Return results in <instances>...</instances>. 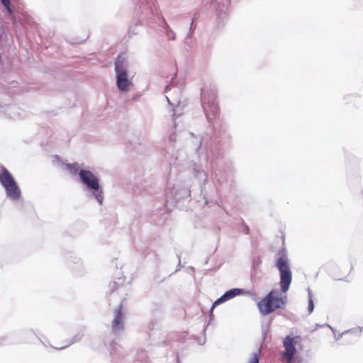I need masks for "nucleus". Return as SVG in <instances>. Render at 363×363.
<instances>
[{
    "instance_id": "f257e3e1",
    "label": "nucleus",
    "mask_w": 363,
    "mask_h": 363,
    "mask_svg": "<svg viewBox=\"0 0 363 363\" xmlns=\"http://www.w3.org/2000/svg\"><path fill=\"white\" fill-rule=\"evenodd\" d=\"M286 302V295H282L278 290H272L257 303V306L260 314L266 316L277 309L284 308Z\"/></svg>"
},
{
    "instance_id": "f03ea898",
    "label": "nucleus",
    "mask_w": 363,
    "mask_h": 363,
    "mask_svg": "<svg viewBox=\"0 0 363 363\" xmlns=\"http://www.w3.org/2000/svg\"><path fill=\"white\" fill-rule=\"evenodd\" d=\"M202 106L208 121L216 119L220 113V108L216 103V92L209 88H203L201 91Z\"/></svg>"
},
{
    "instance_id": "7ed1b4c3",
    "label": "nucleus",
    "mask_w": 363,
    "mask_h": 363,
    "mask_svg": "<svg viewBox=\"0 0 363 363\" xmlns=\"http://www.w3.org/2000/svg\"><path fill=\"white\" fill-rule=\"evenodd\" d=\"M116 85L121 91H128L132 85L128 79V63L125 57L120 54L115 62Z\"/></svg>"
},
{
    "instance_id": "20e7f679",
    "label": "nucleus",
    "mask_w": 363,
    "mask_h": 363,
    "mask_svg": "<svg viewBox=\"0 0 363 363\" xmlns=\"http://www.w3.org/2000/svg\"><path fill=\"white\" fill-rule=\"evenodd\" d=\"M276 267L280 272V285L282 293L285 294L289 289L291 283L292 274L289 265V259L284 250L279 251V257L277 260Z\"/></svg>"
},
{
    "instance_id": "39448f33",
    "label": "nucleus",
    "mask_w": 363,
    "mask_h": 363,
    "mask_svg": "<svg viewBox=\"0 0 363 363\" xmlns=\"http://www.w3.org/2000/svg\"><path fill=\"white\" fill-rule=\"evenodd\" d=\"M79 175L81 181L89 189L94 191V195L99 203H103V191L100 189V184L97 177L88 170H80Z\"/></svg>"
},
{
    "instance_id": "423d86ee",
    "label": "nucleus",
    "mask_w": 363,
    "mask_h": 363,
    "mask_svg": "<svg viewBox=\"0 0 363 363\" xmlns=\"http://www.w3.org/2000/svg\"><path fill=\"white\" fill-rule=\"evenodd\" d=\"M0 182L6 189L9 198L13 200L20 199L21 191L10 172L5 168H3L0 172Z\"/></svg>"
},
{
    "instance_id": "0eeeda50",
    "label": "nucleus",
    "mask_w": 363,
    "mask_h": 363,
    "mask_svg": "<svg viewBox=\"0 0 363 363\" xmlns=\"http://www.w3.org/2000/svg\"><path fill=\"white\" fill-rule=\"evenodd\" d=\"M298 338L296 337L286 336L284 340V352L283 356L286 359L288 363H291L293 357L296 352L295 344L296 343V340Z\"/></svg>"
},
{
    "instance_id": "6e6552de",
    "label": "nucleus",
    "mask_w": 363,
    "mask_h": 363,
    "mask_svg": "<svg viewBox=\"0 0 363 363\" xmlns=\"http://www.w3.org/2000/svg\"><path fill=\"white\" fill-rule=\"evenodd\" d=\"M114 319L112 322V329L115 331L120 330L124 328L123 322L124 321V313H123V306L119 305L114 311Z\"/></svg>"
},
{
    "instance_id": "1a4fd4ad",
    "label": "nucleus",
    "mask_w": 363,
    "mask_h": 363,
    "mask_svg": "<svg viewBox=\"0 0 363 363\" xmlns=\"http://www.w3.org/2000/svg\"><path fill=\"white\" fill-rule=\"evenodd\" d=\"M242 294V290L238 289H233L228 291H227L225 294L222 295L219 298H218L215 303H213V309L216 306L232 298L235 297V296H238V294Z\"/></svg>"
},
{
    "instance_id": "9d476101",
    "label": "nucleus",
    "mask_w": 363,
    "mask_h": 363,
    "mask_svg": "<svg viewBox=\"0 0 363 363\" xmlns=\"http://www.w3.org/2000/svg\"><path fill=\"white\" fill-rule=\"evenodd\" d=\"M65 168L72 174H76L79 170V165L77 162L65 164Z\"/></svg>"
},
{
    "instance_id": "9b49d317",
    "label": "nucleus",
    "mask_w": 363,
    "mask_h": 363,
    "mask_svg": "<svg viewBox=\"0 0 363 363\" xmlns=\"http://www.w3.org/2000/svg\"><path fill=\"white\" fill-rule=\"evenodd\" d=\"M1 2L4 6L7 9L8 11L11 13H12V9L11 7V1L10 0H1Z\"/></svg>"
},
{
    "instance_id": "f8f14e48",
    "label": "nucleus",
    "mask_w": 363,
    "mask_h": 363,
    "mask_svg": "<svg viewBox=\"0 0 363 363\" xmlns=\"http://www.w3.org/2000/svg\"><path fill=\"white\" fill-rule=\"evenodd\" d=\"M259 352H257L256 353H254L250 359L249 363H259Z\"/></svg>"
},
{
    "instance_id": "ddd939ff",
    "label": "nucleus",
    "mask_w": 363,
    "mask_h": 363,
    "mask_svg": "<svg viewBox=\"0 0 363 363\" xmlns=\"http://www.w3.org/2000/svg\"><path fill=\"white\" fill-rule=\"evenodd\" d=\"M314 310V303L311 294H309L308 312L311 313Z\"/></svg>"
},
{
    "instance_id": "4468645a",
    "label": "nucleus",
    "mask_w": 363,
    "mask_h": 363,
    "mask_svg": "<svg viewBox=\"0 0 363 363\" xmlns=\"http://www.w3.org/2000/svg\"><path fill=\"white\" fill-rule=\"evenodd\" d=\"M245 230L247 231V234H249L250 229L248 226H246Z\"/></svg>"
}]
</instances>
